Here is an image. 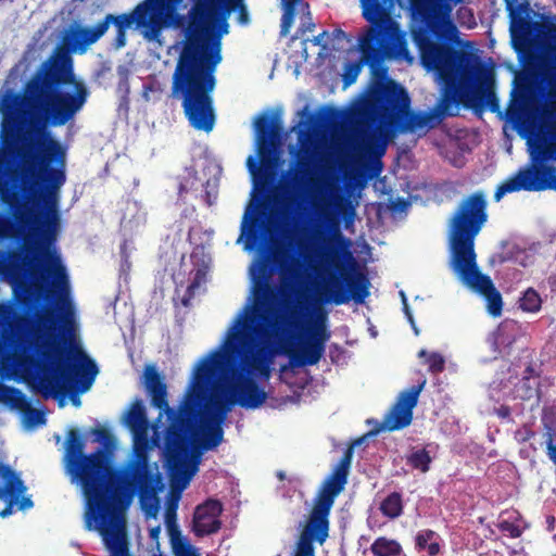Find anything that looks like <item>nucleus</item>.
Instances as JSON below:
<instances>
[{
	"label": "nucleus",
	"mask_w": 556,
	"mask_h": 556,
	"mask_svg": "<svg viewBox=\"0 0 556 556\" xmlns=\"http://www.w3.org/2000/svg\"><path fill=\"white\" fill-rule=\"evenodd\" d=\"M151 8L159 14L163 20L169 16L181 2V0H146Z\"/></svg>",
	"instance_id": "nucleus-36"
},
{
	"label": "nucleus",
	"mask_w": 556,
	"mask_h": 556,
	"mask_svg": "<svg viewBox=\"0 0 556 556\" xmlns=\"http://www.w3.org/2000/svg\"><path fill=\"white\" fill-rule=\"evenodd\" d=\"M353 458V446H349L332 471L323 481L313 506L301 525L299 536L290 556H316L314 543L323 545L330 529V513L336 497L344 490Z\"/></svg>",
	"instance_id": "nucleus-12"
},
{
	"label": "nucleus",
	"mask_w": 556,
	"mask_h": 556,
	"mask_svg": "<svg viewBox=\"0 0 556 556\" xmlns=\"http://www.w3.org/2000/svg\"><path fill=\"white\" fill-rule=\"evenodd\" d=\"M27 486L9 464L0 459V517L7 518L17 506L18 510H26L34 506L30 496H25Z\"/></svg>",
	"instance_id": "nucleus-17"
},
{
	"label": "nucleus",
	"mask_w": 556,
	"mask_h": 556,
	"mask_svg": "<svg viewBox=\"0 0 556 556\" xmlns=\"http://www.w3.org/2000/svg\"><path fill=\"white\" fill-rule=\"evenodd\" d=\"M175 556H195L192 546L186 541V539L172 544Z\"/></svg>",
	"instance_id": "nucleus-44"
},
{
	"label": "nucleus",
	"mask_w": 556,
	"mask_h": 556,
	"mask_svg": "<svg viewBox=\"0 0 556 556\" xmlns=\"http://www.w3.org/2000/svg\"><path fill=\"white\" fill-rule=\"evenodd\" d=\"M282 1H283L282 13L295 16L296 5L302 0H282Z\"/></svg>",
	"instance_id": "nucleus-52"
},
{
	"label": "nucleus",
	"mask_w": 556,
	"mask_h": 556,
	"mask_svg": "<svg viewBox=\"0 0 556 556\" xmlns=\"http://www.w3.org/2000/svg\"><path fill=\"white\" fill-rule=\"evenodd\" d=\"M16 163L14 160V142H7L0 151V199L11 208H16L18 195L15 190Z\"/></svg>",
	"instance_id": "nucleus-21"
},
{
	"label": "nucleus",
	"mask_w": 556,
	"mask_h": 556,
	"mask_svg": "<svg viewBox=\"0 0 556 556\" xmlns=\"http://www.w3.org/2000/svg\"><path fill=\"white\" fill-rule=\"evenodd\" d=\"M327 35V31H323L320 35L316 36L315 39H314V43L315 45H320L321 43V38Z\"/></svg>",
	"instance_id": "nucleus-58"
},
{
	"label": "nucleus",
	"mask_w": 556,
	"mask_h": 556,
	"mask_svg": "<svg viewBox=\"0 0 556 556\" xmlns=\"http://www.w3.org/2000/svg\"><path fill=\"white\" fill-rule=\"evenodd\" d=\"M403 497L399 492H392L387 495L379 505L380 513L389 518L396 519L403 514Z\"/></svg>",
	"instance_id": "nucleus-31"
},
{
	"label": "nucleus",
	"mask_w": 556,
	"mask_h": 556,
	"mask_svg": "<svg viewBox=\"0 0 556 556\" xmlns=\"http://www.w3.org/2000/svg\"><path fill=\"white\" fill-rule=\"evenodd\" d=\"M224 507L220 501L208 498L197 506L193 519L192 531L198 538L217 533L222 528L219 519Z\"/></svg>",
	"instance_id": "nucleus-22"
},
{
	"label": "nucleus",
	"mask_w": 556,
	"mask_h": 556,
	"mask_svg": "<svg viewBox=\"0 0 556 556\" xmlns=\"http://www.w3.org/2000/svg\"><path fill=\"white\" fill-rule=\"evenodd\" d=\"M165 526L169 528L172 526H177V515L176 508L168 506L165 511Z\"/></svg>",
	"instance_id": "nucleus-48"
},
{
	"label": "nucleus",
	"mask_w": 556,
	"mask_h": 556,
	"mask_svg": "<svg viewBox=\"0 0 556 556\" xmlns=\"http://www.w3.org/2000/svg\"><path fill=\"white\" fill-rule=\"evenodd\" d=\"M71 400H72V403H73L75 406H79V405H80V399H79L77 395H72V396H71Z\"/></svg>",
	"instance_id": "nucleus-59"
},
{
	"label": "nucleus",
	"mask_w": 556,
	"mask_h": 556,
	"mask_svg": "<svg viewBox=\"0 0 556 556\" xmlns=\"http://www.w3.org/2000/svg\"><path fill=\"white\" fill-rule=\"evenodd\" d=\"M277 476H278V478H279L280 480L285 479V473H283V472H281V471H280V472H278V475H277Z\"/></svg>",
	"instance_id": "nucleus-63"
},
{
	"label": "nucleus",
	"mask_w": 556,
	"mask_h": 556,
	"mask_svg": "<svg viewBox=\"0 0 556 556\" xmlns=\"http://www.w3.org/2000/svg\"><path fill=\"white\" fill-rule=\"evenodd\" d=\"M273 258L274 262L279 266L282 274L292 273L289 254L281 251H275L273 253Z\"/></svg>",
	"instance_id": "nucleus-41"
},
{
	"label": "nucleus",
	"mask_w": 556,
	"mask_h": 556,
	"mask_svg": "<svg viewBox=\"0 0 556 556\" xmlns=\"http://www.w3.org/2000/svg\"><path fill=\"white\" fill-rule=\"evenodd\" d=\"M14 160L18 162L25 203L41 207V216L33 219L31 230L40 238L39 245H54L60 226L61 188L66 181V152H62V157L50 159L43 150L14 143Z\"/></svg>",
	"instance_id": "nucleus-10"
},
{
	"label": "nucleus",
	"mask_w": 556,
	"mask_h": 556,
	"mask_svg": "<svg viewBox=\"0 0 556 556\" xmlns=\"http://www.w3.org/2000/svg\"><path fill=\"white\" fill-rule=\"evenodd\" d=\"M316 235H317V237H318V238H319L320 236H323V237H324L325 231H324V230H319V229H318V230L316 231Z\"/></svg>",
	"instance_id": "nucleus-61"
},
{
	"label": "nucleus",
	"mask_w": 556,
	"mask_h": 556,
	"mask_svg": "<svg viewBox=\"0 0 556 556\" xmlns=\"http://www.w3.org/2000/svg\"><path fill=\"white\" fill-rule=\"evenodd\" d=\"M488 202L483 191L464 198L450 219L448 267L467 288L486 301L488 313L498 317L503 299L492 279L480 271L477 264L475 241L488 222Z\"/></svg>",
	"instance_id": "nucleus-8"
},
{
	"label": "nucleus",
	"mask_w": 556,
	"mask_h": 556,
	"mask_svg": "<svg viewBox=\"0 0 556 556\" xmlns=\"http://www.w3.org/2000/svg\"><path fill=\"white\" fill-rule=\"evenodd\" d=\"M401 294H402V296H403V302H404L405 311H406V313L408 314V307H407V303H406V298H405V295H404V293H403V292H401Z\"/></svg>",
	"instance_id": "nucleus-60"
},
{
	"label": "nucleus",
	"mask_w": 556,
	"mask_h": 556,
	"mask_svg": "<svg viewBox=\"0 0 556 556\" xmlns=\"http://www.w3.org/2000/svg\"><path fill=\"white\" fill-rule=\"evenodd\" d=\"M262 277L256 279L254 289V307L247 308L233 321L218 350L225 355L222 369L216 370V378L208 388L205 397L210 400L207 419L224 424L232 406L237 404L229 384L220 382L229 371L239 368L237 358H242L250 374H257L260 378L268 380L271 376V363L275 350L271 338L281 339L291 337V332H304L307 337L299 351H288L292 366L303 367L318 364L325 353V344L331 333L327 329V312L320 307L313 309L309 321L304 326L301 315L295 308L289 311L288 316L279 321L271 320L264 307L275 299L276 288L269 283L270 270L265 266L261 268Z\"/></svg>",
	"instance_id": "nucleus-1"
},
{
	"label": "nucleus",
	"mask_w": 556,
	"mask_h": 556,
	"mask_svg": "<svg viewBox=\"0 0 556 556\" xmlns=\"http://www.w3.org/2000/svg\"><path fill=\"white\" fill-rule=\"evenodd\" d=\"M338 207H339V211L344 216L345 224L348 225L349 223H352L354 215H355L354 208L350 204H344V206L339 204Z\"/></svg>",
	"instance_id": "nucleus-49"
},
{
	"label": "nucleus",
	"mask_w": 556,
	"mask_h": 556,
	"mask_svg": "<svg viewBox=\"0 0 556 556\" xmlns=\"http://www.w3.org/2000/svg\"><path fill=\"white\" fill-rule=\"evenodd\" d=\"M26 416L31 425H43L46 422L45 414L39 409L29 408Z\"/></svg>",
	"instance_id": "nucleus-46"
},
{
	"label": "nucleus",
	"mask_w": 556,
	"mask_h": 556,
	"mask_svg": "<svg viewBox=\"0 0 556 556\" xmlns=\"http://www.w3.org/2000/svg\"><path fill=\"white\" fill-rule=\"evenodd\" d=\"M92 433L96 437V441H99V442H105V441L110 440V438H111L110 431L102 427H97V428L92 429Z\"/></svg>",
	"instance_id": "nucleus-50"
},
{
	"label": "nucleus",
	"mask_w": 556,
	"mask_h": 556,
	"mask_svg": "<svg viewBox=\"0 0 556 556\" xmlns=\"http://www.w3.org/2000/svg\"><path fill=\"white\" fill-rule=\"evenodd\" d=\"M195 427V425L193 426ZM191 429L188 437L192 433V444L194 450L200 452L215 450L224 439L223 424L211 419H205L200 426V432L197 433Z\"/></svg>",
	"instance_id": "nucleus-23"
},
{
	"label": "nucleus",
	"mask_w": 556,
	"mask_h": 556,
	"mask_svg": "<svg viewBox=\"0 0 556 556\" xmlns=\"http://www.w3.org/2000/svg\"><path fill=\"white\" fill-rule=\"evenodd\" d=\"M544 20L543 22H529L527 18L519 17L518 26L521 30L529 29L531 26L535 29L539 35L544 36L548 40L553 41L556 45V24L552 21Z\"/></svg>",
	"instance_id": "nucleus-32"
},
{
	"label": "nucleus",
	"mask_w": 556,
	"mask_h": 556,
	"mask_svg": "<svg viewBox=\"0 0 556 556\" xmlns=\"http://www.w3.org/2000/svg\"><path fill=\"white\" fill-rule=\"evenodd\" d=\"M185 191V188L182 185H180V189H179V192L182 193Z\"/></svg>",
	"instance_id": "nucleus-64"
},
{
	"label": "nucleus",
	"mask_w": 556,
	"mask_h": 556,
	"mask_svg": "<svg viewBox=\"0 0 556 556\" xmlns=\"http://www.w3.org/2000/svg\"><path fill=\"white\" fill-rule=\"evenodd\" d=\"M349 245L350 241L342 236L338 228H334L328 243L318 251L321 263L340 274V276L330 274L328 282L317 291L318 302L342 305L353 300L355 303L362 304L369 296L370 281L368 277L361 271H344V261L354 263Z\"/></svg>",
	"instance_id": "nucleus-14"
},
{
	"label": "nucleus",
	"mask_w": 556,
	"mask_h": 556,
	"mask_svg": "<svg viewBox=\"0 0 556 556\" xmlns=\"http://www.w3.org/2000/svg\"><path fill=\"white\" fill-rule=\"evenodd\" d=\"M555 522H556V519H555L554 516H547L546 523H547V530L548 531H553L554 530Z\"/></svg>",
	"instance_id": "nucleus-57"
},
{
	"label": "nucleus",
	"mask_w": 556,
	"mask_h": 556,
	"mask_svg": "<svg viewBox=\"0 0 556 556\" xmlns=\"http://www.w3.org/2000/svg\"><path fill=\"white\" fill-rule=\"evenodd\" d=\"M318 215H319L320 217H323V219H324L325 222L329 223V224H330V222H333V220H332V218L330 217V215H329V213H328L327 208H326L325 206H323V207H320V208L318 210Z\"/></svg>",
	"instance_id": "nucleus-55"
},
{
	"label": "nucleus",
	"mask_w": 556,
	"mask_h": 556,
	"mask_svg": "<svg viewBox=\"0 0 556 556\" xmlns=\"http://www.w3.org/2000/svg\"><path fill=\"white\" fill-rule=\"evenodd\" d=\"M361 7L363 17L369 23V26L358 38L359 61L345 64L342 76L343 84L344 87H348L355 83L363 65H369L372 70V78L359 105V113L378 122L387 135L402 134L383 123L381 116L372 112L367 105L374 85L378 81L392 80L387 75V68H378V65L384 60H406L409 62L413 60L405 34L391 16L394 0H361Z\"/></svg>",
	"instance_id": "nucleus-7"
},
{
	"label": "nucleus",
	"mask_w": 556,
	"mask_h": 556,
	"mask_svg": "<svg viewBox=\"0 0 556 556\" xmlns=\"http://www.w3.org/2000/svg\"><path fill=\"white\" fill-rule=\"evenodd\" d=\"M418 356L425 357V364L428 365L429 370L433 374L442 372L445 368V361L440 353H427L425 350H421Z\"/></svg>",
	"instance_id": "nucleus-37"
},
{
	"label": "nucleus",
	"mask_w": 556,
	"mask_h": 556,
	"mask_svg": "<svg viewBox=\"0 0 556 556\" xmlns=\"http://www.w3.org/2000/svg\"><path fill=\"white\" fill-rule=\"evenodd\" d=\"M162 489L161 473L152 468L146 450L135 447L119 467H110L106 459L85 497L88 529L93 520L106 545L115 546L119 556H129L123 514L138 496L146 514L155 517Z\"/></svg>",
	"instance_id": "nucleus-5"
},
{
	"label": "nucleus",
	"mask_w": 556,
	"mask_h": 556,
	"mask_svg": "<svg viewBox=\"0 0 556 556\" xmlns=\"http://www.w3.org/2000/svg\"><path fill=\"white\" fill-rule=\"evenodd\" d=\"M435 536L437 533L430 529L418 531L415 536V547L418 551L427 549L429 556H437L441 551V546L438 542H432Z\"/></svg>",
	"instance_id": "nucleus-33"
},
{
	"label": "nucleus",
	"mask_w": 556,
	"mask_h": 556,
	"mask_svg": "<svg viewBox=\"0 0 556 556\" xmlns=\"http://www.w3.org/2000/svg\"><path fill=\"white\" fill-rule=\"evenodd\" d=\"M545 437L546 455L548 459L556 466V427H547Z\"/></svg>",
	"instance_id": "nucleus-39"
},
{
	"label": "nucleus",
	"mask_w": 556,
	"mask_h": 556,
	"mask_svg": "<svg viewBox=\"0 0 556 556\" xmlns=\"http://www.w3.org/2000/svg\"><path fill=\"white\" fill-rule=\"evenodd\" d=\"M240 361L241 370L239 371L236 381L229 383V387L233 393L237 405L247 409L258 408L265 403L267 393L253 378V376H260L257 374H250L244 366L242 358H240Z\"/></svg>",
	"instance_id": "nucleus-20"
},
{
	"label": "nucleus",
	"mask_w": 556,
	"mask_h": 556,
	"mask_svg": "<svg viewBox=\"0 0 556 556\" xmlns=\"http://www.w3.org/2000/svg\"><path fill=\"white\" fill-rule=\"evenodd\" d=\"M257 136V153L260 163L253 157L248 159V166L254 177L255 187L266 198L278 202L280 193L288 194L292 182L299 181V174L308 167V163L299 162V170L292 178L285 175L277 182L278 149L281 141L282 123L278 115L263 114L255 122Z\"/></svg>",
	"instance_id": "nucleus-13"
},
{
	"label": "nucleus",
	"mask_w": 556,
	"mask_h": 556,
	"mask_svg": "<svg viewBox=\"0 0 556 556\" xmlns=\"http://www.w3.org/2000/svg\"><path fill=\"white\" fill-rule=\"evenodd\" d=\"M90 96L78 79L68 52L55 50L34 71L20 91L8 89L0 100L4 141L43 150L50 159L66 152L48 128L73 122Z\"/></svg>",
	"instance_id": "nucleus-4"
},
{
	"label": "nucleus",
	"mask_w": 556,
	"mask_h": 556,
	"mask_svg": "<svg viewBox=\"0 0 556 556\" xmlns=\"http://www.w3.org/2000/svg\"><path fill=\"white\" fill-rule=\"evenodd\" d=\"M427 380L424 378L418 384L402 391L390 410L382 420L386 430L395 431L406 428L413 420V409L418 403L419 394Z\"/></svg>",
	"instance_id": "nucleus-19"
},
{
	"label": "nucleus",
	"mask_w": 556,
	"mask_h": 556,
	"mask_svg": "<svg viewBox=\"0 0 556 556\" xmlns=\"http://www.w3.org/2000/svg\"><path fill=\"white\" fill-rule=\"evenodd\" d=\"M85 441L77 429H71L66 439V468L68 473L79 481L86 496L108 458L103 447L84 455Z\"/></svg>",
	"instance_id": "nucleus-16"
},
{
	"label": "nucleus",
	"mask_w": 556,
	"mask_h": 556,
	"mask_svg": "<svg viewBox=\"0 0 556 556\" xmlns=\"http://www.w3.org/2000/svg\"><path fill=\"white\" fill-rule=\"evenodd\" d=\"M542 300L540 294L532 288L525 291L519 301V306L523 312L535 313L541 308Z\"/></svg>",
	"instance_id": "nucleus-35"
},
{
	"label": "nucleus",
	"mask_w": 556,
	"mask_h": 556,
	"mask_svg": "<svg viewBox=\"0 0 556 556\" xmlns=\"http://www.w3.org/2000/svg\"><path fill=\"white\" fill-rule=\"evenodd\" d=\"M293 21H294V15H289V14H285L282 13L281 15V23H280V34L281 35H287L293 24Z\"/></svg>",
	"instance_id": "nucleus-47"
},
{
	"label": "nucleus",
	"mask_w": 556,
	"mask_h": 556,
	"mask_svg": "<svg viewBox=\"0 0 556 556\" xmlns=\"http://www.w3.org/2000/svg\"><path fill=\"white\" fill-rule=\"evenodd\" d=\"M500 531L508 533L511 539H518L522 534V530L519 526L508 520H503L497 525Z\"/></svg>",
	"instance_id": "nucleus-43"
},
{
	"label": "nucleus",
	"mask_w": 556,
	"mask_h": 556,
	"mask_svg": "<svg viewBox=\"0 0 556 556\" xmlns=\"http://www.w3.org/2000/svg\"><path fill=\"white\" fill-rule=\"evenodd\" d=\"M227 31L225 21L215 34L205 21L192 20L173 74L172 97L181 98L184 113L197 130L210 132L215 125L214 72L222 61L220 36Z\"/></svg>",
	"instance_id": "nucleus-6"
},
{
	"label": "nucleus",
	"mask_w": 556,
	"mask_h": 556,
	"mask_svg": "<svg viewBox=\"0 0 556 556\" xmlns=\"http://www.w3.org/2000/svg\"><path fill=\"white\" fill-rule=\"evenodd\" d=\"M507 10L509 11V16L511 18V33L514 38H516V33H520V35H527L531 30L535 29L531 26L529 29L521 30L518 26V18L522 17V14H528L530 10V4L528 0H506ZM529 22H531L527 16H523Z\"/></svg>",
	"instance_id": "nucleus-28"
},
{
	"label": "nucleus",
	"mask_w": 556,
	"mask_h": 556,
	"mask_svg": "<svg viewBox=\"0 0 556 556\" xmlns=\"http://www.w3.org/2000/svg\"><path fill=\"white\" fill-rule=\"evenodd\" d=\"M162 21L163 20L151 5L144 1L137 4L129 13L118 15L109 13L101 22L104 24L105 33L111 24L116 27L117 33H126L132 24H136L137 28H144L149 30L152 36H157L162 27Z\"/></svg>",
	"instance_id": "nucleus-18"
},
{
	"label": "nucleus",
	"mask_w": 556,
	"mask_h": 556,
	"mask_svg": "<svg viewBox=\"0 0 556 556\" xmlns=\"http://www.w3.org/2000/svg\"><path fill=\"white\" fill-rule=\"evenodd\" d=\"M0 403L14 409H25L28 402L25 394L17 388L7 386L0 381Z\"/></svg>",
	"instance_id": "nucleus-29"
},
{
	"label": "nucleus",
	"mask_w": 556,
	"mask_h": 556,
	"mask_svg": "<svg viewBox=\"0 0 556 556\" xmlns=\"http://www.w3.org/2000/svg\"><path fill=\"white\" fill-rule=\"evenodd\" d=\"M125 422L135 435L143 433L148 429L146 408L141 400H136L126 414Z\"/></svg>",
	"instance_id": "nucleus-27"
},
{
	"label": "nucleus",
	"mask_w": 556,
	"mask_h": 556,
	"mask_svg": "<svg viewBox=\"0 0 556 556\" xmlns=\"http://www.w3.org/2000/svg\"><path fill=\"white\" fill-rule=\"evenodd\" d=\"M406 462L412 468L425 473L429 471L432 459L427 450L420 448L412 452L407 456Z\"/></svg>",
	"instance_id": "nucleus-34"
},
{
	"label": "nucleus",
	"mask_w": 556,
	"mask_h": 556,
	"mask_svg": "<svg viewBox=\"0 0 556 556\" xmlns=\"http://www.w3.org/2000/svg\"><path fill=\"white\" fill-rule=\"evenodd\" d=\"M45 285H25L16 291L21 307L0 304V349L9 348L15 337H27L33 354L27 357L36 369L42 394L47 397L75 389L86 392L98 375L97 364L75 345V319L72 305L56 313L39 305L48 299Z\"/></svg>",
	"instance_id": "nucleus-3"
},
{
	"label": "nucleus",
	"mask_w": 556,
	"mask_h": 556,
	"mask_svg": "<svg viewBox=\"0 0 556 556\" xmlns=\"http://www.w3.org/2000/svg\"><path fill=\"white\" fill-rule=\"evenodd\" d=\"M248 218L249 214L245 213L242 222V235H245L249 239H253L255 241L260 236V228L262 224L257 217H253L250 226L248 227Z\"/></svg>",
	"instance_id": "nucleus-38"
},
{
	"label": "nucleus",
	"mask_w": 556,
	"mask_h": 556,
	"mask_svg": "<svg viewBox=\"0 0 556 556\" xmlns=\"http://www.w3.org/2000/svg\"><path fill=\"white\" fill-rule=\"evenodd\" d=\"M419 50L420 63L427 71H435L452 92H445L434 110L413 111L406 89L395 80L378 81L367 101L372 112L393 130L402 134L432 129L446 116L458 114V104L466 109L491 112L500 109L494 92L495 74L492 65L448 43L434 41L425 28L412 31Z\"/></svg>",
	"instance_id": "nucleus-2"
},
{
	"label": "nucleus",
	"mask_w": 556,
	"mask_h": 556,
	"mask_svg": "<svg viewBox=\"0 0 556 556\" xmlns=\"http://www.w3.org/2000/svg\"><path fill=\"white\" fill-rule=\"evenodd\" d=\"M370 552L375 556H401L403 548L396 540L379 536L370 545Z\"/></svg>",
	"instance_id": "nucleus-30"
},
{
	"label": "nucleus",
	"mask_w": 556,
	"mask_h": 556,
	"mask_svg": "<svg viewBox=\"0 0 556 556\" xmlns=\"http://www.w3.org/2000/svg\"><path fill=\"white\" fill-rule=\"evenodd\" d=\"M217 193V184L215 181L212 182L210 179L206 180L204 185L203 200L207 206H212L215 203Z\"/></svg>",
	"instance_id": "nucleus-42"
},
{
	"label": "nucleus",
	"mask_w": 556,
	"mask_h": 556,
	"mask_svg": "<svg viewBox=\"0 0 556 556\" xmlns=\"http://www.w3.org/2000/svg\"><path fill=\"white\" fill-rule=\"evenodd\" d=\"M34 230L31 236L24 238L23 253L18 251H0V274L8 279H16L22 276L24 268L39 269L40 278L50 282V288L45 294L54 300L56 307L70 305V280L66 268L60 256L51 250L52 245H39Z\"/></svg>",
	"instance_id": "nucleus-11"
},
{
	"label": "nucleus",
	"mask_w": 556,
	"mask_h": 556,
	"mask_svg": "<svg viewBox=\"0 0 556 556\" xmlns=\"http://www.w3.org/2000/svg\"><path fill=\"white\" fill-rule=\"evenodd\" d=\"M225 355L212 351L203 357L195 367L192 383L179 404L178 410L169 407L167 387L163 377L153 366L144 370L146 388L151 396V404L168 420L165 444L168 463L180 465L189 453V432L197 424L199 406L205 397L210 386L215 380L217 369H222Z\"/></svg>",
	"instance_id": "nucleus-9"
},
{
	"label": "nucleus",
	"mask_w": 556,
	"mask_h": 556,
	"mask_svg": "<svg viewBox=\"0 0 556 556\" xmlns=\"http://www.w3.org/2000/svg\"><path fill=\"white\" fill-rule=\"evenodd\" d=\"M333 37L336 39H346V40H349L345 31H343L340 28H337V29L333 30Z\"/></svg>",
	"instance_id": "nucleus-56"
},
{
	"label": "nucleus",
	"mask_w": 556,
	"mask_h": 556,
	"mask_svg": "<svg viewBox=\"0 0 556 556\" xmlns=\"http://www.w3.org/2000/svg\"><path fill=\"white\" fill-rule=\"evenodd\" d=\"M115 43L117 48L124 47L126 43V33L116 31Z\"/></svg>",
	"instance_id": "nucleus-54"
},
{
	"label": "nucleus",
	"mask_w": 556,
	"mask_h": 556,
	"mask_svg": "<svg viewBox=\"0 0 556 556\" xmlns=\"http://www.w3.org/2000/svg\"><path fill=\"white\" fill-rule=\"evenodd\" d=\"M104 34V24L100 21L94 26H79L72 30L71 36L65 39V42L71 51L85 53Z\"/></svg>",
	"instance_id": "nucleus-24"
},
{
	"label": "nucleus",
	"mask_w": 556,
	"mask_h": 556,
	"mask_svg": "<svg viewBox=\"0 0 556 556\" xmlns=\"http://www.w3.org/2000/svg\"><path fill=\"white\" fill-rule=\"evenodd\" d=\"M23 208L24 206L22 205L21 198L18 197L16 208H12L14 211L15 218L5 214H0V240L18 239L21 237L22 231L17 222L22 225L30 226V229L34 227L30 214Z\"/></svg>",
	"instance_id": "nucleus-25"
},
{
	"label": "nucleus",
	"mask_w": 556,
	"mask_h": 556,
	"mask_svg": "<svg viewBox=\"0 0 556 556\" xmlns=\"http://www.w3.org/2000/svg\"><path fill=\"white\" fill-rule=\"evenodd\" d=\"M556 161V142H545L531 151L530 163L504 180L494 192L498 202L505 194L525 191H556V166L547 162Z\"/></svg>",
	"instance_id": "nucleus-15"
},
{
	"label": "nucleus",
	"mask_w": 556,
	"mask_h": 556,
	"mask_svg": "<svg viewBox=\"0 0 556 556\" xmlns=\"http://www.w3.org/2000/svg\"><path fill=\"white\" fill-rule=\"evenodd\" d=\"M166 529H167V532H168V535H169L170 544H174V543L185 539L181 535V531H180L178 525L177 526H172V527L166 528Z\"/></svg>",
	"instance_id": "nucleus-51"
},
{
	"label": "nucleus",
	"mask_w": 556,
	"mask_h": 556,
	"mask_svg": "<svg viewBox=\"0 0 556 556\" xmlns=\"http://www.w3.org/2000/svg\"><path fill=\"white\" fill-rule=\"evenodd\" d=\"M238 10V21L241 24L249 22V13L242 0H227V11Z\"/></svg>",
	"instance_id": "nucleus-40"
},
{
	"label": "nucleus",
	"mask_w": 556,
	"mask_h": 556,
	"mask_svg": "<svg viewBox=\"0 0 556 556\" xmlns=\"http://www.w3.org/2000/svg\"><path fill=\"white\" fill-rule=\"evenodd\" d=\"M533 435H534V432H533V431H529V432L527 433V437L525 438V440H526V439H530V438H531V437H533Z\"/></svg>",
	"instance_id": "nucleus-62"
},
{
	"label": "nucleus",
	"mask_w": 556,
	"mask_h": 556,
	"mask_svg": "<svg viewBox=\"0 0 556 556\" xmlns=\"http://www.w3.org/2000/svg\"><path fill=\"white\" fill-rule=\"evenodd\" d=\"M366 149L370 154L380 159L386 152V142L370 140L368 141Z\"/></svg>",
	"instance_id": "nucleus-45"
},
{
	"label": "nucleus",
	"mask_w": 556,
	"mask_h": 556,
	"mask_svg": "<svg viewBox=\"0 0 556 556\" xmlns=\"http://www.w3.org/2000/svg\"><path fill=\"white\" fill-rule=\"evenodd\" d=\"M160 533H161V527L156 526V527L150 529L149 536L152 541H155L156 543H159Z\"/></svg>",
	"instance_id": "nucleus-53"
},
{
	"label": "nucleus",
	"mask_w": 556,
	"mask_h": 556,
	"mask_svg": "<svg viewBox=\"0 0 556 556\" xmlns=\"http://www.w3.org/2000/svg\"><path fill=\"white\" fill-rule=\"evenodd\" d=\"M547 84L545 102L540 112L541 124L551 131H556V66L545 73Z\"/></svg>",
	"instance_id": "nucleus-26"
}]
</instances>
